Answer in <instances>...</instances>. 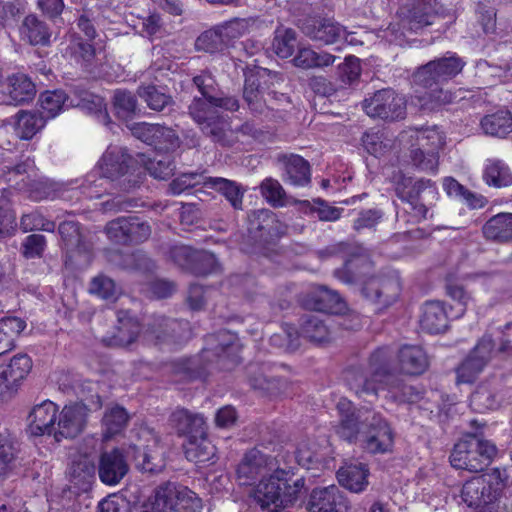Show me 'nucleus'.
I'll list each match as a JSON object with an SVG mask.
<instances>
[{
  "instance_id": "nucleus-1",
  "label": "nucleus",
  "mask_w": 512,
  "mask_h": 512,
  "mask_svg": "<svg viewBox=\"0 0 512 512\" xmlns=\"http://www.w3.org/2000/svg\"><path fill=\"white\" fill-rule=\"evenodd\" d=\"M193 81L202 97L193 100L189 107L190 115L205 133L213 136L215 141L227 146L234 144V138L242 145L250 144L251 140H262L263 132L253 124L246 123L237 131L228 128L229 125L219 114V109L236 111L239 108V103L233 97L217 98L212 95L215 81L211 74L203 72L195 76Z\"/></svg>"
},
{
  "instance_id": "nucleus-2",
  "label": "nucleus",
  "mask_w": 512,
  "mask_h": 512,
  "mask_svg": "<svg viewBox=\"0 0 512 512\" xmlns=\"http://www.w3.org/2000/svg\"><path fill=\"white\" fill-rule=\"evenodd\" d=\"M368 372L372 379L359 368H349L345 371V380L349 388L359 397L376 398L380 392L385 397L400 403H415L421 399V392L412 386L396 381L390 374L391 352L387 347L375 350L369 359Z\"/></svg>"
},
{
  "instance_id": "nucleus-3",
  "label": "nucleus",
  "mask_w": 512,
  "mask_h": 512,
  "mask_svg": "<svg viewBox=\"0 0 512 512\" xmlns=\"http://www.w3.org/2000/svg\"><path fill=\"white\" fill-rule=\"evenodd\" d=\"M463 67L464 62L455 53L448 52L445 57L419 68L412 77L415 87L412 103L424 111H435L452 103L454 94L444 91L439 84L455 77Z\"/></svg>"
},
{
  "instance_id": "nucleus-4",
  "label": "nucleus",
  "mask_w": 512,
  "mask_h": 512,
  "mask_svg": "<svg viewBox=\"0 0 512 512\" xmlns=\"http://www.w3.org/2000/svg\"><path fill=\"white\" fill-rule=\"evenodd\" d=\"M132 161L126 150L118 146H110L100 159L98 166L87 174L77 186L71 188L89 199L99 198L112 187L114 182L124 191L135 187L140 182V172L130 171Z\"/></svg>"
},
{
  "instance_id": "nucleus-5",
  "label": "nucleus",
  "mask_w": 512,
  "mask_h": 512,
  "mask_svg": "<svg viewBox=\"0 0 512 512\" xmlns=\"http://www.w3.org/2000/svg\"><path fill=\"white\" fill-rule=\"evenodd\" d=\"M336 408L340 421L335 429L341 438L349 442L355 441L360 432V424L368 422V428L362 433L360 439L363 449L372 454H383L392 450L394 433L380 415L372 414L360 420L361 417L355 413L352 402L346 398H341Z\"/></svg>"
},
{
  "instance_id": "nucleus-6",
  "label": "nucleus",
  "mask_w": 512,
  "mask_h": 512,
  "mask_svg": "<svg viewBox=\"0 0 512 512\" xmlns=\"http://www.w3.org/2000/svg\"><path fill=\"white\" fill-rule=\"evenodd\" d=\"M399 142L408 147L413 166L421 171L437 172L439 151L446 143V136L438 127L407 129L399 135Z\"/></svg>"
},
{
  "instance_id": "nucleus-7",
  "label": "nucleus",
  "mask_w": 512,
  "mask_h": 512,
  "mask_svg": "<svg viewBox=\"0 0 512 512\" xmlns=\"http://www.w3.org/2000/svg\"><path fill=\"white\" fill-rule=\"evenodd\" d=\"M302 29L309 38L325 45L334 44L340 40H345L351 45H364L373 41L374 38H382L390 43L398 40L394 26H389L378 33L363 31L360 37H356L358 32H348L343 26L332 19L312 20L305 24Z\"/></svg>"
},
{
  "instance_id": "nucleus-8",
  "label": "nucleus",
  "mask_w": 512,
  "mask_h": 512,
  "mask_svg": "<svg viewBox=\"0 0 512 512\" xmlns=\"http://www.w3.org/2000/svg\"><path fill=\"white\" fill-rule=\"evenodd\" d=\"M179 509L198 512L202 509V501L187 487L170 482L159 486L143 505V512H178Z\"/></svg>"
},
{
  "instance_id": "nucleus-9",
  "label": "nucleus",
  "mask_w": 512,
  "mask_h": 512,
  "mask_svg": "<svg viewBox=\"0 0 512 512\" xmlns=\"http://www.w3.org/2000/svg\"><path fill=\"white\" fill-rule=\"evenodd\" d=\"M291 461L283 458L281 470L284 472L281 477L277 472H272L270 475L261 478L257 484L254 485L251 496L254 501L263 509L270 512L277 511L280 507H285L294 502V497L289 495L285 500L283 499L282 489L289 480L292 474L293 467L290 465Z\"/></svg>"
},
{
  "instance_id": "nucleus-10",
  "label": "nucleus",
  "mask_w": 512,
  "mask_h": 512,
  "mask_svg": "<svg viewBox=\"0 0 512 512\" xmlns=\"http://www.w3.org/2000/svg\"><path fill=\"white\" fill-rule=\"evenodd\" d=\"M285 455H277L275 457L268 456L257 449L247 452L237 469V479L240 485L251 486L256 482L277 472L279 477L284 473L281 470V464Z\"/></svg>"
},
{
  "instance_id": "nucleus-11",
  "label": "nucleus",
  "mask_w": 512,
  "mask_h": 512,
  "mask_svg": "<svg viewBox=\"0 0 512 512\" xmlns=\"http://www.w3.org/2000/svg\"><path fill=\"white\" fill-rule=\"evenodd\" d=\"M496 282L497 277L485 272L465 274L462 276L460 282L449 279L446 284V293L457 303L455 309L450 308L452 317H462L470 303L473 302L472 292L468 290L469 288L480 286L484 289H488Z\"/></svg>"
},
{
  "instance_id": "nucleus-12",
  "label": "nucleus",
  "mask_w": 512,
  "mask_h": 512,
  "mask_svg": "<svg viewBox=\"0 0 512 512\" xmlns=\"http://www.w3.org/2000/svg\"><path fill=\"white\" fill-rule=\"evenodd\" d=\"M365 113L383 120L403 119L406 115V100L391 89H382L363 101Z\"/></svg>"
},
{
  "instance_id": "nucleus-13",
  "label": "nucleus",
  "mask_w": 512,
  "mask_h": 512,
  "mask_svg": "<svg viewBox=\"0 0 512 512\" xmlns=\"http://www.w3.org/2000/svg\"><path fill=\"white\" fill-rule=\"evenodd\" d=\"M127 127L136 138L154 146L156 150L174 151L179 147L178 136L170 128L145 122L133 123Z\"/></svg>"
},
{
  "instance_id": "nucleus-14",
  "label": "nucleus",
  "mask_w": 512,
  "mask_h": 512,
  "mask_svg": "<svg viewBox=\"0 0 512 512\" xmlns=\"http://www.w3.org/2000/svg\"><path fill=\"white\" fill-rule=\"evenodd\" d=\"M493 354V341L484 336L468 357L456 369L458 383H472L482 372Z\"/></svg>"
},
{
  "instance_id": "nucleus-15",
  "label": "nucleus",
  "mask_w": 512,
  "mask_h": 512,
  "mask_svg": "<svg viewBox=\"0 0 512 512\" xmlns=\"http://www.w3.org/2000/svg\"><path fill=\"white\" fill-rule=\"evenodd\" d=\"M171 259L181 268L202 275L214 271L217 261L213 254L194 250L189 246H175L170 251Z\"/></svg>"
},
{
  "instance_id": "nucleus-16",
  "label": "nucleus",
  "mask_w": 512,
  "mask_h": 512,
  "mask_svg": "<svg viewBox=\"0 0 512 512\" xmlns=\"http://www.w3.org/2000/svg\"><path fill=\"white\" fill-rule=\"evenodd\" d=\"M364 296L384 307L397 300L401 284L397 274L369 278L362 289Z\"/></svg>"
},
{
  "instance_id": "nucleus-17",
  "label": "nucleus",
  "mask_w": 512,
  "mask_h": 512,
  "mask_svg": "<svg viewBox=\"0 0 512 512\" xmlns=\"http://www.w3.org/2000/svg\"><path fill=\"white\" fill-rule=\"evenodd\" d=\"M349 509V500L336 485L313 489L307 503L308 512H348Z\"/></svg>"
},
{
  "instance_id": "nucleus-18",
  "label": "nucleus",
  "mask_w": 512,
  "mask_h": 512,
  "mask_svg": "<svg viewBox=\"0 0 512 512\" xmlns=\"http://www.w3.org/2000/svg\"><path fill=\"white\" fill-rule=\"evenodd\" d=\"M395 190L400 199L407 202L412 210H415L417 216L426 217L427 209L424 205L418 203V198L422 192L428 190L429 193L434 192L432 182L430 180L413 181L412 178L398 174L393 178Z\"/></svg>"
},
{
  "instance_id": "nucleus-19",
  "label": "nucleus",
  "mask_w": 512,
  "mask_h": 512,
  "mask_svg": "<svg viewBox=\"0 0 512 512\" xmlns=\"http://www.w3.org/2000/svg\"><path fill=\"white\" fill-rule=\"evenodd\" d=\"M87 408L82 403L66 405L59 413L56 421L54 438H74L79 435L86 423Z\"/></svg>"
},
{
  "instance_id": "nucleus-20",
  "label": "nucleus",
  "mask_w": 512,
  "mask_h": 512,
  "mask_svg": "<svg viewBox=\"0 0 512 512\" xmlns=\"http://www.w3.org/2000/svg\"><path fill=\"white\" fill-rule=\"evenodd\" d=\"M57 406L50 400L37 404L28 416V431L33 436L52 435L54 437Z\"/></svg>"
},
{
  "instance_id": "nucleus-21",
  "label": "nucleus",
  "mask_w": 512,
  "mask_h": 512,
  "mask_svg": "<svg viewBox=\"0 0 512 512\" xmlns=\"http://www.w3.org/2000/svg\"><path fill=\"white\" fill-rule=\"evenodd\" d=\"M302 304L305 308L319 312L338 314L345 309L340 296L325 287H311L303 296Z\"/></svg>"
},
{
  "instance_id": "nucleus-22",
  "label": "nucleus",
  "mask_w": 512,
  "mask_h": 512,
  "mask_svg": "<svg viewBox=\"0 0 512 512\" xmlns=\"http://www.w3.org/2000/svg\"><path fill=\"white\" fill-rule=\"evenodd\" d=\"M128 471L129 465L120 449L104 452L100 456L98 474L104 484L117 485Z\"/></svg>"
},
{
  "instance_id": "nucleus-23",
  "label": "nucleus",
  "mask_w": 512,
  "mask_h": 512,
  "mask_svg": "<svg viewBox=\"0 0 512 512\" xmlns=\"http://www.w3.org/2000/svg\"><path fill=\"white\" fill-rule=\"evenodd\" d=\"M144 337L148 341H155L156 343L169 341L170 338L188 339L190 337L189 323L159 317L149 325Z\"/></svg>"
},
{
  "instance_id": "nucleus-24",
  "label": "nucleus",
  "mask_w": 512,
  "mask_h": 512,
  "mask_svg": "<svg viewBox=\"0 0 512 512\" xmlns=\"http://www.w3.org/2000/svg\"><path fill=\"white\" fill-rule=\"evenodd\" d=\"M449 319L456 318L452 317L451 310H447L444 302L428 301L422 308L420 326L430 334H439L447 329Z\"/></svg>"
},
{
  "instance_id": "nucleus-25",
  "label": "nucleus",
  "mask_w": 512,
  "mask_h": 512,
  "mask_svg": "<svg viewBox=\"0 0 512 512\" xmlns=\"http://www.w3.org/2000/svg\"><path fill=\"white\" fill-rule=\"evenodd\" d=\"M485 480L484 476H475L463 485L461 492L463 502L480 512H486L493 503V494L487 490Z\"/></svg>"
},
{
  "instance_id": "nucleus-26",
  "label": "nucleus",
  "mask_w": 512,
  "mask_h": 512,
  "mask_svg": "<svg viewBox=\"0 0 512 512\" xmlns=\"http://www.w3.org/2000/svg\"><path fill=\"white\" fill-rule=\"evenodd\" d=\"M14 171L19 175L27 174V180L22 179V188H25L33 200L40 201L52 196L51 183L47 179L38 177L32 160L27 159L22 164L17 165Z\"/></svg>"
},
{
  "instance_id": "nucleus-27",
  "label": "nucleus",
  "mask_w": 512,
  "mask_h": 512,
  "mask_svg": "<svg viewBox=\"0 0 512 512\" xmlns=\"http://www.w3.org/2000/svg\"><path fill=\"white\" fill-rule=\"evenodd\" d=\"M370 471L362 462L345 463L337 472V478L341 486L353 493H361L369 484Z\"/></svg>"
},
{
  "instance_id": "nucleus-28",
  "label": "nucleus",
  "mask_w": 512,
  "mask_h": 512,
  "mask_svg": "<svg viewBox=\"0 0 512 512\" xmlns=\"http://www.w3.org/2000/svg\"><path fill=\"white\" fill-rule=\"evenodd\" d=\"M332 318L316 314L307 315L303 318L300 326V336L310 342L322 344L333 338L331 329Z\"/></svg>"
},
{
  "instance_id": "nucleus-29",
  "label": "nucleus",
  "mask_w": 512,
  "mask_h": 512,
  "mask_svg": "<svg viewBox=\"0 0 512 512\" xmlns=\"http://www.w3.org/2000/svg\"><path fill=\"white\" fill-rule=\"evenodd\" d=\"M398 365L402 373L420 375L426 371L429 362L426 352L416 345H405L399 350Z\"/></svg>"
},
{
  "instance_id": "nucleus-30",
  "label": "nucleus",
  "mask_w": 512,
  "mask_h": 512,
  "mask_svg": "<svg viewBox=\"0 0 512 512\" xmlns=\"http://www.w3.org/2000/svg\"><path fill=\"white\" fill-rule=\"evenodd\" d=\"M138 334L139 324L137 320L128 312H119L116 333L104 337L103 342L108 346L124 347L131 344Z\"/></svg>"
},
{
  "instance_id": "nucleus-31",
  "label": "nucleus",
  "mask_w": 512,
  "mask_h": 512,
  "mask_svg": "<svg viewBox=\"0 0 512 512\" xmlns=\"http://www.w3.org/2000/svg\"><path fill=\"white\" fill-rule=\"evenodd\" d=\"M450 463L457 469H466L471 472L482 471V465L478 462L477 451L474 448L472 438L455 444L450 455Z\"/></svg>"
},
{
  "instance_id": "nucleus-32",
  "label": "nucleus",
  "mask_w": 512,
  "mask_h": 512,
  "mask_svg": "<svg viewBox=\"0 0 512 512\" xmlns=\"http://www.w3.org/2000/svg\"><path fill=\"white\" fill-rule=\"evenodd\" d=\"M285 181L294 186H305L310 182L308 162L299 155H284L281 158Z\"/></svg>"
},
{
  "instance_id": "nucleus-33",
  "label": "nucleus",
  "mask_w": 512,
  "mask_h": 512,
  "mask_svg": "<svg viewBox=\"0 0 512 512\" xmlns=\"http://www.w3.org/2000/svg\"><path fill=\"white\" fill-rule=\"evenodd\" d=\"M215 446L206 437V429L202 435L188 438L185 444V455L189 461L196 464H206L215 457Z\"/></svg>"
},
{
  "instance_id": "nucleus-34",
  "label": "nucleus",
  "mask_w": 512,
  "mask_h": 512,
  "mask_svg": "<svg viewBox=\"0 0 512 512\" xmlns=\"http://www.w3.org/2000/svg\"><path fill=\"white\" fill-rule=\"evenodd\" d=\"M171 424L180 433L188 438L204 433L205 421L200 414L190 413L185 409L175 410L170 417Z\"/></svg>"
},
{
  "instance_id": "nucleus-35",
  "label": "nucleus",
  "mask_w": 512,
  "mask_h": 512,
  "mask_svg": "<svg viewBox=\"0 0 512 512\" xmlns=\"http://www.w3.org/2000/svg\"><path fill=\"white\" fill-rule=\"evenodd\" d=\"M9 99L7 104L20 105L30 101L36 94L35 85L23 73L13 74L8 78Z\"/></svg>"
},
{
  "instance_id": "nucleus-36",
  "label": "nucleus",
  "mask_w": 512,
  "mask_h": 512,
  "mask_svg": "<svg viewBox=\"0 0 512 512\" xmlns=\"http://www.w3.org/2000/svg\"><path fill=\"white\" fill-rule=\"evenodd\" d=\"M169 151L156 150L153 158H147L144 154L138 155L137 162L141 163L151 176L157 179L169 178L175 169Z\"/></svg>"
},
{
  "instance_id": "nucleus-37",
  "label": "nucleus",
  "mask_w": 512,
  "mask_h": 512,
  "mask_svg": "<svg viewBox=\"0 0 512 512\" xmlns=\"http://www.w3.org/2000/svg\"><path fill=\"white\" fill-rule=\"evenodd\" d=\"M20 36L31 45H45L49 42L50 32L43 21L31 14L24 18L20 27Z\"/></svg>"
},
{
  "instance_id": "nucleus-38",
  "label": "nucleus",
  "mask_w": 512,
  "mask_h": 512,
  "mask_svg": "<svg viewBox=\"0 0 512 512\" xmlns=\"http://www.w3.org/2000/svg\"><path fill=\"white\" fill-rule=\"evenodd\" d=\"M487 239L506 242L512 240V213H500L490 218L483 226Z\"/></svg>"
},
{
  "instance_id": "nucleus-39",
  "label": "nucleus",
  "mask_w": 512,
  "mask_h": 512,
  "mask_svg": "<svg viewBox=\"0 0 512 512\" xmlns=\"http://www.w3.org/2000/svg\"><path fill=\"white\" fill-rule=\"evenodd\" d=\"M46 119L40 113L20 111L16 115L15 133L17 136L24 140L33 138L44 126Z\"/></svg>"
},
{
  "instance_id": "nucleus-40",
  "label": "nucleus",
  "mask_w": 512,
  "mask_h": 512,
  "mask_svg": "<svg viewBox=\"0 0 512 512\" xmlns=\"http://www.w3.org/2000/svg\"><path fill=\"white\" fill-rule=\"evenodd\" d=\"M204 186L223 194L235 209L242 208L243 192L236 182L222 177H208Z\"/></svg>"
},
{
  "instance_id": "nucleus-41",
  "label": "nucleus",
  "mask_w": 512,
  "mask_h": 512,
  "mask_svg": "<svg viewBox=\"0 0 512 512\" xmlns=\"http://www.w3.org/2000/svg\"><path fill=\"white\" fill-rule=\"evenodd\" d=\"M483 131L491 136L505 137L512 132V116L507 110H500L485 116L481 121Z\"/></svg>"
},
{
  "instance_id": "nucleus-42",
  "label": "nucleus",
  "mask_w": 512,
  "mask_h": 512,
  "mask_svg": "<svg viewBox=\"0 0 512 512\" xmlns=\"http://www.w3.org/2000/svg\"><path fill=\"white\" fill-rule=\"evenodd\" d=\"M25 328V321L18 317L0 320V355L14 347L15 339Z\"/></svg>"
},
{
  "instance_id": "nucleus-43",
  "label": "nucleus",
  "mask_w": 512,
  "mask_h": 512,
  "mask_svg": "<svg viewBox=\"0 0 512 512\" xmlns=\"http://www.w3.org/2000/svg\"><path fill=\"white\" fill-rule=\"evenodd\" d=\"M484 180L489 186L497 188L512 184V173L509 167L501 160H488L484 170Z\"/></svg>"
},
{
  "instance_id": "nucleus-44",
  "label": "nucleus",
  "mask_w": 512,
  "mask_h": 512,
  "mask_svg": "<svg viewBox=\"0 0 512 512\" xmlns=\"http://www.w3.org/2000/svg\"><path fill=\"white\" fill-rule=\"evenodd\" d=\"M260 71H250L245 74L243 96L251 111L261 113L265 107L260 87Z\"/></svg>"
},
{
  "instance_id": "nucleus-45",
  "label": "nucleus",
  "mask_w": 512,
  "mask_h": 512,
  "mask_svg": "<svg viewBox=\"0 0 512 512\" xmlns=\"http://www.w3.org/2000/svg\"><path fill=\"white\" fill-rule=\"evenodd\" d=\"M335 56L329 53H316L310 48H299L293 59V64L302 69L330 66L334 63Z\"/></svg>"
},
{
  "instance_id": "nucleus-46",
  "label": "nucleus",
  "mask_w": 512,
  "mask_h": 512,
  "mask_svg": "<svg viewBox=\"0 0 512 512\" xmlns=\"http://www.w3.org/2000/svg\"><path fill=\"white\" fill-rule=\"evenodd\" d=\"M66 100L63 91H46L39 98L40 113L46 120L53 119L63 111Z\"/></svg>"
},
{
  "instance_id": "nucleus-47",
  "label": "nucleus",
  "mask_w": 512,
  "mask_h": 512,
  "mask_svg": "<svg viewBox=\"0 0 512 512\" xmlns=\"http://www.w3.org/2000/svg\"><path fill=\"white\" fill-rule=\"evenodd\" d=\"M96 471L95 458L90 455H82L73 460L70 468V476L75 485L89 484Z\"/></svg>"
},
{
  "instance_id": "nucleus-48",
  "label": "nucleus",
  "mask_w": 512,
  "mask_h": 512,
  "mask_svg": "<svg viewBox=\"0 0 512 512\" xmlns=\"http://www.w3.org/2000/svg\"><path fill=\"white\" fill-rule=\"evenodd\" d=\"M5 371L9 381L16 388L21 380H23L32 368V361L26 354L15 355L7 365H0Z\"/></svg>"
},
{
  "instance_id": "nucleus-49",
  "label": "nucleus",
  "mask_w": 512,
  "mask_h": 512,
  "mask_svg": "<svg viewBox=\"0 0 512 512\" xmlns=\"http://www.w3.org/2000/svg\"><path fill=\"white\" fill-rule=\"evenodd\" d=\"M113 110L119 119L130 120L138 110L135 96L124 90H116L113 96Z\"/></svg>"
},
{
  "instance_id": "nucleus-50",
  "label": "nucleus",
  "mask_w": 512,
  "mask_h": 512,
  "mask_svg": "<svg viewBox=\"0 0 512 512\" xmlns=\"http://www.w3.org/2000/svg\"><path fill=\"white\" fill-rule=\"evenodd\" d=\"M102 421L104 437L110 438L124 429L128 421V414L123 407L115 405L106 411Z\"/></svg>"
},
{
  "instance_id": "nucleus-51",
  "label": "nucleus",
  "mask_w": 512,
  "mask_h": 512,
  "mask_svg": "<svg viewBox=\"0 0 512 512\" xmlns=\"http://www.w3.org/2000/svg\"><path fill=\"white\" fill-rule=\"evenodd\" d=\"M195 47L198 51L206 53H221L228 47L226 40L222 38L217 26L213 29L203 32L195 41Z\"/></svg>"
},
{
  "instance_id": "nucleus-52",
  "label": "nucleus",
  "mask_w": 512,
  "mask_h": 512,
  "mask_svg": "<svg viewBox=\"0 0 512 512\" xmlns=\"http://www.w3.org/2000/svg\"><path fill=\"white\" fill-rule=\"evenodd\" d=\"M314 446L310 440H302L298 443L295 452V461L307 470L322 469L325 466V463L320 460L317 452L313 449Z\"/></svg>"
},
{
  "instance_id": "nucleus-53",
  "label": "nucleus",
  "mask_w": 512,
  "mask_h": 512,
  "mask_svg": "<svg viewBox=\"0 0 512 512\" xmlns=\"http://www.w3.org/2000/svg\"><path fill=\"white\" fill-rule=\"evenodd\" d=\"M296 46V33L292 29L279 28L275 31L273 50L281 58L292 56Z\"/></svg>"
},
{
  "instance_id": "nucleus-54",
  "label": "nucleus",
  "mask_w": 512,
  "mask_h": 512,
  "mask_svg": "<svg viewBox=\"0 0 512 512\" xmlns=\"http://www.w3.org/2000/svg\"><path fill=\"white\" fill-rule=\"evenodd\" d=\"M129 217H119L110 221L105 227L108 239L115 244H129Z\"/></svg>"
},
{
  "instance_id": "nucleus-55",
  "label": "nucleus",
  "mask_w": 512,
  "mask_h": 512,
  "mask_svg": "<svg viewBox=\"0 0 512 512\" xmlns=\"http://www.w3.org/2000/svg\"><path fill=\"white\" fill-rule=\"evenodd\" d=\"M70 54L75 58L76 61H82L85 67L91 66L94 62H98L95 48L87 41H83L79 38L73 40L68 47Z\"/></svg>"
},
{
  "instance_id": "nucleus-56",
  "label": "nucleus",
  "mask_w": 512,
  "mask_h": 512,
  "mask_svg": "<svg viewBox=\"0 0 512 512\" xmlns=\"http://www.w3.org/2000/svg\"><path fill=\"white\" fill-rule=\"evenodd\" d=\"M470 404L475 411L480 413L499 407V401L496 399L495 394L486 387L478 388L471 395Z\"/></svg>"
},
{
  "instance_id": "nucleus-57",
  "label": "nucleus",
  "mask_w": 512,
  "mask_h": 512,
  "mask_svg": "<svg viewBox=\"0 0 512 512\" xmlns=\"http://www.w3.org/2000/svg\"><path fill=\"white\" fill-rule=\"evenodd\" d=\"M139 95L151 109L158 111L168 105L171 100L169 95L152 85L141 87Z\"/></svg>"
},
{
  "instance_id": "nucleus-58",
  "label": "nucleus",
  "mask_w": 512,
  "mask_h": 512,
  "mask_svg": "<svg viewBox=\"0 0 512 512\" xmlns=\"http://www.w3.org/2000/svg\"><path fill=\"white\" fill-rule=\"evenodd\" d=\"M222 38L226 40V46L229 47L230 43L243 36L248 28V23L245 19H232L217 25Z\"/></svg>"
},
{
  "instance_id": "nucleus-59",
  "label": "nucleus",
  "mask_w": 512,
  "mask_h": 512,
  "mask_svg": "<svg viewBox=\"0 0 512 512\" xmlns=\"http://www.w3.org/2000/svg\"><path fill=\"white\" fill-rule=\"evenodd\" d=\"M261 194L273 206H283L285 203V192L277 180L265 179L261 184Z\"/></svg>"
},
{
  "instance_id": "nucleus-60",
  "label": "nucleus",
  "mask_w": 512,
  "mask_h": 512,
  "mask_svg": "<svg viewBox=\"0 0 512 512\" xmlns=\"http://www.w3.org/2000/svg\"><path fill=\"white\" fill-rule=\"evenodd\" d=\"M362 141L368 153L376 157L382 156L389 146L388 141L384 138V134L379 131L366 132Z\"/></svg>"
},
{
  "instance_id": "nucleus-61",
  "label": "nucleus",
  "mask_w": 512,
  "mask_h": 512,
  "mask_svg": "<svg viewBox=\"0 0 512 512\" xmlns=\"http://www.w3.org/2000/svg\"><path fill=\"white\" fill-rule=\"evenodd\" d=\"M89 291L102 299L110 300L116 295V286L112 279L99 275L92 279Z\"/></svg>"
},
{
  "instance_id": "nucleus-62",
  "label": "nucleus",
  "mask_w": 512,
  "mask_h": 512,
  "mask_svg": "<svg viewBox=\"0 0 512 512\" xmlns=\"http://www.w3.org/2000/svg\"><path fill=\"white\" fill-rule=\"evenodd\" d=\"M432 2L435 4V0H427V5L429 7H425V11L415 8L413 12H410L405 20L409 25V29L417 30L433 23L432 17L436 10L432 7Z\"/></svg>"
},
{
  "instance_id": "nucleus-63",
  "label": "nucleus",
  "mask_w": 512,
  "mask_h": 512,
  "mask_svg": "<svg viewBox=\"0 0 512 512\" xmlns=\"http://www.w3.org/2000/svg\"><path fill=\"white\" fill-rule=\"evenodd\" d=\"M206 178L207 177L197 173H184L170 183V191L172 194L178 195L194 186L200 184L204 186Z\"/></svg>"
},
{
  "instance_id": "nucleus-64",
  "label": "nucleus",
  "mask_w": 512,
  "mask_h": 512,
  "mask_svg": "<svg viewBox=\"0 0 512 512\" xmlns=\"http://www.w3.org/2000/svg\"><path fill=\"white\" fill-rule=\"evenodd\" d=\"M21 228L24 232L32 230L53 231L55 224L47 219L39 212H32L22 216L20 221Z\"/></svg>"
}]
</instances>
